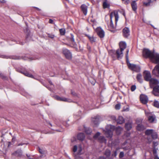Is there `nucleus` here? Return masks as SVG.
Wrapping results in <instances>:
<instances>
[{"mask_svg": "<svg viewBox=\"0 0 159 159\" xmlns=\"http://www.w3.org/2000/svg\"><path fill=\"white\" fill-rule=\"evenodd\" d=\"M120 49H118L116 51V54L118 59L122 58L123 56V51L126 48V44L124 42H121L119 43Z\"/></svg>", "mask_w": 159, "mask_h": 159, "instance_id": "obj_1", "label": "nucleus"}, {"mask_svg": "<svg viewBox=\"0 0 159 159\" xmlns=\"http://www.w3.org/2000/svg\"><path fill=\"white\" fill-rule=\"evenodd\" d=\"M114 16L115 17V24L116 25L119 18V16L117 12H112L110 13V22L109 25H108L109 28L110 29H113L115 28V26L113 25V22L112 21V18Z\"/></svg>", "mask_w": 159, "mask_h": 159, "instance_id": "obj_2", "label": "nucleus"}, {"mask_svg": "<svg viewBox=\"0 0 159 159\" xmlns=\"http://www.w3.org/2000/svg\"><path fill=\"white\" fill-rule=\"evenodd\" d=\"M115 128V126L111 125H108L106 126V130H103V131L104 132V134L107 137L110 138H112L113 134L112 131Z\"/></svg>", "mask_w": 159, "mask_h": 159, "instance_id": "obj_3", "label": "nucleus"}, {"mask_svg": "<svg viewBox=\"0 0 159 159\" xmlns=\"http://www.w3.org/2000/svg\"><path fill=\"white\" fill-rule=\"evenodd\" d=\"M155 53L148 49H144L143 51V55L144 57L149 58L151 61Z\"/></svg>", "mask_w": 159, "mask_h": 159, "instance_id": "obj_4", "label": "nucleus"}, {"mask_svg": "<svg viewBox=\"0 0 159 159\" xmlns=\"http://www.w3.org/2000/svg\"><path fill=\"white\" fill-rule=\"evenodd\" d=\"M127 63L129 68L132 70L137 72L139 71L140 68L139 66L135 64H131L129 62V61H127Z\"/></svg>", "mask_w": 159, "mask_h": 159, "instance_id": "obj_5", "label": "nucleus"}, {"mask_svg": "<svg viewBox=\"0 0 159 159\" xmlns=\"http://www.w3.org/2000/svg\"><path fill=\"white\" fill-rule=\"evenodd\" d=\"M149 84L150 88H152L156 86L159 85V81L155 78H152L149 81Z\"/></svg>", "mask_w": 159, "mask_h": 159, "instance_id": "obj_6", "label": "nucleus"}, {"mask_svg": "<svg viewBox=\"0 0 159 159\" xmlns=\"http://www.w3.org/2000/svg\"><path fill=\"white\" fill-rule=\"evenodd\" d=\"M143 77L145 80L149 81L152 78L151 73L150 71L145 70L143 72Z\"/></svg>", "mask_w": 159, "mask_h": 159, "instance_id": "obj_7", "label": "nucleus"}, {"mask_svg": "<svg viewBox=\"0 0 159 159\" xmlns=\"http://www.w3.org/2000/svg\"><path fill=\"white\" fill-rule=\"evenodd\" d=\"M64 54L66 58L68 59H70L72 58V54L70 51L66 49H64L63 50Z\"/></svg>", "mask_w": 159, "mask_h": 159, "instance_id": "obj_8", "label": "nucleus"}, {"mask_svg": "<svg viewBox=\"0 0 159 159\" xmlns=\"http://www.w3.org/2000/svg\"><path fill=\"white\" fill-rule=\"evenodd\" d=\"M152 73L156 76L159 77V64L156 66L152 70Z\"/></svg>", "mask_w": 159, "mask_h": 159, "instance_id": "obj_9", "label": "nucleus"}, {"mask_svg": "<svg viewBox=\"0 0 159 159\" xmlns=\"http://www.w3.org/2000/svg\"><path fill=\"white\" fill-rule=\"evenodd\" d=\"M96 31L99 36L101 38H103L104 36L105 33L102 29L100 27H98L96 29Z\"/></svg>", "mask_w": 159, "mask_h": 159, "instance_id": "obj_10", "label": "nucleus"}, {"mask_svg": "<svg viewBox=\"0 0 159 159\" xmlns=\"http://www.w3.org/2000/svg\"><path fill=\"white\" fill-rule=\"evenodd\" d=\"M145 113L147 116H148V120L150 122L152 123L155 120V116L152 114L148 113L145 111Z\"/></svg>", "mask_w": 159, "mask_h": 159, "instance_id": "obj_11", "label": "nucleus"}, {"mask_svg": "<svg viewBox=\"0 0 159 159\" xmlns=\"http://www.w3.org/2000/svg\"><path fill=\"white\" fill-rule=\"evenodd\" d=\"M152 93L156 96H159V85L152 88Z\"/></svg>", "mask_w": 159, "mask_h": 159, "instance_id": "obj_12", "label": "nucleus"}, {"mask_svg": "<svg viewBox=\"0 0 159 159\" xmlns=\"http://www.w3.org/2000/svg\"><path fill=\"white\" fill-rule=\"evenodd\" d=\"M151 61L155 64L159 63V54L155 53Z\"/></svg>", "mask_w": 159, "mask_h": 159, "instance_id": "obj_13", "label": "nucleus"}, {"mask_svg": "<svg viewBox=\"0 0 159 159\" xmlns=\"http://www.w3.org/2000/svg\"><path fill=\"white\" fill-rule=\"evenodd\" d=\"M123 34L124 37H128L130 35V31L127 27H125L123 30Z\"/></svg>", "mask_w": 159, "mask_h": 159, "instance_id": "obj_14", "label": "nucleus"}, {"mask_svg": "<svg viewBox=\"0 0 159 159\" xmlns=\"http://www.w3.org/2000/svg\"><path fill=\"white\" fill-rule=\"evenodd\" d=\"M140 100L142 103L146 104L148 102V97L144 95H141L140 96Z\"/></svg>", "mask_w": 159, "mask_h": 159, "instance_id": "obj_15", "label": "nucleus"}, {"mask_svg": "<svg viewBox=\"0 0 159 159\" xmlns=\"http://www.w3.org/2000/svg\"><path fill=\"white\" fill-rule=\"evenodd\" d=\"M92 122L94 124V125L97 126L98 124L99 121V116H96L95 117L93 118L92 120Z\"/></svg>", "mask_w": 159, "mask_h": 159, "instance_id": "obj_16", "label": "nucleus"}, {"mask_svg": "<svg viewBox=\"0 0 159 159\" xmlns=\"http://www.w3.org/2000/svg\"><path fill=\"white\" fill-rule=\"evenodd\" d=\"M81 8L84 15H86L87 12V7L85 4H82L81 6Z\"/></svg>", "mask_w": 159, "mask_h": 159, "instance_id": "obj_17", "label": "nucleus"}, {"mask_svg": "<svg viewBox=\"0 0 159 159\" xmlns=\"http://www.w3.org/2000/svg\"><path fill=\"white\" fill-rule=\"evenodd\" d=\"M85 36L88 38L91 43H93L95 42L96 40V38L93 35L90 36L89 35L85 34Z\"/></svg>", "mask_w": 159, "mask_h": 159, "instance_id": "obj_18", "label": "nucleus"}, {"mask_svg": "<svg viewBox=\"0 0 159 159\" xmlns=\"http://www.w3.org/2000/svg\"><path fill=\"white\" fill-rule=\"evenodd\" d=\"M85 136L83 133H80L78 134L77 138L78 139L80 140L83 141L84 139Z\"/></svg>", "mask_w": 159, "mask_h": 159, "instance_id": "obj_19", "label": "nucleus"}, {"mask_svg": "<svg viewBox=\"0 0 159 159\" xmlns=\"http://www.w3.org/2000/svg\"><path fill=\"white\" fill-rule=\"evenodd\" d=\"M124 122L125 120L123 117L121 116H119L117 120V123L121 124L124 123Z\"/></svg>", "mask_w": 159, "mask_h": 159, "instance_id": "obj_20", "label": "nucleus"}, {"mask_svg": "<svg viewBox=\"0 0 159 159\" xmlns=\"http://www.w3.org/2000/svg\"><path fill=\"white\" fill-rule=\"evenodd\" d=\"M137 129L139 131H141L144 130L145 128L142 124H138L136 127Z\"/></svg>", "mask_w": 159, "mask_h": 159, "instance_id": "obj_21", "label": "nucleus"}, {"mask_svg": "<svg viewBox=\"0 0 159 159\" xmlns=\"http://www.w3.org/2000/svg\"><path fill=\"white\" fill-rule=\"evenodd\" d=\"M126 143L127 142L126 141L123 143L122 144L120 148L123 149L124 150H128L129 149V146L127 145L126 146H124L125 145Z\"/></svg>", "mask_w": 159, "mask_h": 159, "instance_id": "obj_22", "label": "nucleus"}, {"mask_svg": "<svg viewBox=\"0 0 159 159\" xmlns=\"http://www.w3.org/2000/svg\"><path fill=\"white\" fill-rule=\"evenodd\" d=\"M98 140L100 143H106V140L103 136H100L98 138Z\"/></svg>", "mask_w": 159, "mask_h": 159, "instance_id": "obj_23", "label": "nucleus"}, {"mask_svg": "<svg viewBox=\"0 0 159 159\" xmlns=\"http://www.w3.org/2000/svg\"><path fill=\"white\" fill-rule=\"evenodd\" d=\"M103 7L104 8H109L110 7V4L107 2V0H105L103 3Z\"/></svg>", "mask_w": 159, "mask_h": 159, "instance_id": "obj_24", "label": "nucleus"}, {"mask_svg": "<svg viewBox=\"0 0 159 159\" xmlns=\"http://www.w3.org/2000/svg\"><path fill=\"white\" fill-rule=\"evenodd\" d=\"M60 101H62L65 102H71L72 101L71 100L66 98L65 97H61L60 100Z\"/></svg>", "mask_w": 159, "mask_h": 159, "instance_id": "obj_25", "label": "nucleus"}, {"mask_svg": "<svg viewBox=\"0 0 159 159\" xmlns=\"http://www.w3.org/2000/svg\"><path fill=\"white\" fill-rule=\"evenodd\" d=\"M84 131L87 134H90L92 132V129L89 128L84 127Z\"/></svg>", "mask_w": 159, "mask_h": 159, "instance_id": "obj_26", "label": "nucleus"}, {"mask_svg": "<svg viewBox=\"0 0 159 159\" xmlns=\"http://www.w3.org/2000/svg\"><path fill=\"white\" fill-rule=\"evenodd\" d=\"M131 5L133 10L135 11L137 8V4L136 2L135 1H133L131 3Z\"/></svg>", "mask_w": 159, "mask_h": 159, "instance_id": "obj_27", "label": "nucleus"}, {"mask_svg": "<svg viewBox=\"0 0 159 159\" xmlns=\"http://www.w3.org/2000/svg\"><path fill=\"white\" fill-rule=\"evenodd\" d=\"M132 127V125L131 123H127L125 124V128L127 130H130Z\"/></svg>", "mask_w": 159, "mask_h": 159, "instance_id": "obj_28", "label": "nucleus"}, {"mask_svg": "<svg viewBox=\"0 0 159 159\" xmlns=\"http://www.w3.org/2000/svg\"><path fill=\"white\" fill-rule=\"evenodd\" d=\"M13 154L16 156H20L22 154V151L21 150H17Z\"/></svg>", "mask_w": 159, "mask_h": 159, "instance_id": "obj_29", "label": "nucleus"}, {"mask_svg": "<svg viewBox=\"0 0 159 159\" xmlns=\"http://www.w3.org/2000/svg\"><path fill=\"white\" fill-rule=\"evenodd\" d=\"M142 75L140 74H139L137 75L136 78L137 80L140 83L143 82V80L142 79Z\"/></svg>", "mask_w": 159, "mask_h": 159, "instance_id": "obj_30", "label": "nucleus"}, {"mask_svg": "<svg viewBox=\"0 0 159 159\" xmlns=\"http://www.w3.org/2000/svg\"><path fill=\"white\" fill-rule=\"evenodd\" d=\"M110 153L111 152L110 150L108 149H107L104 153V155L106 156V158L107 159H109V157L110 155Z\"/></svg>", "mask_w": 159, "mask_h": 159, "instance_id": "obj_31", "label": "nucleus"}, {"mask_svg": "<svg viewBox=\"0 0 159 159\" xmlns=\"http://www.w3.org/2000/svg\"><path fill=\"white\" fill-rule=\"evenodd\" d=\"M100 133L99 132H97L94 136L93 138L95 139H98V138L100 136Z\"/></svg>", "mask_w": 159, "mask_h": 159, "instance_id": "obj_32", "label": "nucleus"}, {"mask_svg": "<svg viewBox=\"0 0 159 159\" xmlns=\"http://www.w3.org/2000/svg\"><path fill=\"white\" fill-rule=\"evenodd\" d=\"M153 130L152 129H147L145 132L146 135H150L152 133Z\"/></svg>", "mask_w": 159, "mask_h": 159, "instance_id": "obj_33", "label": "nucleus"}, {"mask_svg": "<svg viewBox=\"0 0 159 159\" xmlns=\"http://www.w3.org/2000/svg\"><path fill=\"white\" fill-rule=\"evenodd\" d=\"M22 73L25 75L26 76H27L29 77H30L31 78H33V75H32L31 74H29L28 72H22Z\"/></svg>", "mask_w": 159, "mask_h": 159, "instance_id": "obj_34", "label": "nucleus"}, {"mask_svg": "<svg viewBox=\"0 0 159 159\" xmlns=\"http://www.w3.org/2000/svg\"><path fill=\"white\" fill-rule=\"evenodd\" d=\"M59 31L60 34L62 35H64L65 33V30L64 28L60 29L59 30Z\"/></svg>", "mask_w": 159, "mask_h": 159, "instance_id": "obj_35", "label": "nucleus"}, {"mask_svg": "<svg viewBox=\"0 0 159 159\" xmlns=\"http://www.w3.org/2000/svg\"><path fill=\"white\" fill-rule=\"evenodd\" d=\"M153 105L154 107L157 108H159V102L157 101H155L153 103Z\"/></svg>", "mask_w": 159, "mask_h": 159, "instance_id": "obj_36", "label": "nucleus"}, {"mask_svg": "<svg viewBox=\"0 0 159 159\" xmlns=\"http://www.w3.org/2000/svg\"><path fill=\"white\" fill-rule=\"evenodd\" d=\"M122 128L120 127H118L116 129V132L118 134H120V131L122 130Z\"/></svg>", "mask_w": 159, "mask_h": 159, "instance_id": "obj_37", "label": "nucleus"}, {"mask_svg": "<svg viewBox=\"0 0 159 159\" xmlns=\"http://www.w3.org/2000/svg\"><path fill=\"white\" fill-rule=\"evenodd\" d=\"M71 38L70 39L71 41L73 42V44L74 45L75 44V39L74 38V36L72 34H70Z\"/></svg>", "mask_w": 159, "mask_h": 159, "instance_id": "obj_38", "label": "nucleus"}, {"mask_svg": "<svg viewBox=\"0 0 159 159\" xmlns=\"http://www.w3.org/2000/svg\"><path fill=\"white\" fill-rule=\"evenodd\" d=\"M152 138L153 139H156L157 138V136L156 133H152Z\"/></svg>", "mask_w": 159, "mask_h": 159, "instance_id": "obj_39", "label": "nucleus"}, {"mask_svg": "<svg viewBox=\"0 0 159 159\" xmlns=\"http://www.w3.org/2000/svg\"><path fill=\"white\" fill-rule=\"evenodd\" d=\"M129 52V49H127L126 52V53L125 55V57L126 58V60L127 61H129V59H128V53Z\"/></svg>", "mask_w": 159, "mask_h": 159, "instance_id": "obj_40", "label": "nucleus"}, {"mask_svg": "<svg viewBox=\"0 0 159 159\" xmlns=\"http://www.w3.org/2000/svg\"><path fill=\"white\" fill-rule=\"evenodd\" d=\"M82 149L81 147V146L80 145H79V146L78 148V154L79 155L80 154L81 152L82 151Z\"/></svg>", "mask_w": 159, "mask_h": 159, "instance_id": "obj_41", "label": "nucleus"}, {"mask_svg": "<svg viewBox=\"0 0 159 159\" xmlns=\"http://www.w3.org/2000/svg\"><path fill=\"white\" fill-rule=\"evenodd\" d=\"M143 120L142 119H137L136 120V121L137 124H139L141 123L142 121Z\"/></svg>", "mask_w": 159, "mask_h": 159, "instance_id": "obj_42", "label": "nucleus"}, {"mask_svg": "<svg viewBox=\"0 0 159 159\" xmlns=\"http://www.w3.org/2000/svg\"><path fill=\"white\" fill-rule=\"evenodd\" d=\"M77 141L76 138L75 137L72 138L71 139V142L72 143H75Z\"/></svg>", "mask_w": 159, "mask_h": 159, "instance_id": "obj_43", "label": "nucleus"}, {"mask_svg": "<svg viewBox=\"0 0 159 159\" xmlns=\"http://www.w3.org/2000/svg\"><path fill=\"white\" fill-rule=\"evenodd\" d=\"M78 149L76 145H75L73 148V151L74 152H75Z\"/></svg>", "mask_w": 159, "mask_h": 159, "instance_id": "obj_44", "label": "nucleus"}, {"mask_svg": "<svg viewBox=\"0 0 159 159\" xmlns=\"http://www.w3.org/2000/svg\"><path fill=\"white\" fill-rule=\"evenodd\" d=\"M136 89V86L135 85H132L131 88V90L132 91H134Z\"/></svg>", "mask_w": 159, "mask_h": 159, "instance_id": "obj_45", "label": "nucleus"}, {"mask_svg": "<svg viewBox=\"0 0 159 159\" xmlns=\"http://www.w3.org/2000/svg\"><path fill=\"white\" fill-rule=\"evenodd\" d=\"M120 105L119 104H117L116 105L115 108L116 110H119L120 108Z\"/></svg>", "mask_w": 159, "mask_h": 159, "instance_id": "obj_46", "label": "nucleus"}, {"mask_svg": "<svg viewBox=\"0 0 159 159\" xmlns=\"http://www.w3.org/2000/svg\"><path fill=\"white\" fill-rule=\"evenodd\" d=\"M39 151L40 153L41 154H44L45 153V151L42 150V149L40 148H39Z\"/></svg>", "mask_w": 159, "mask_h": 159, "instance_id": "obj_47", "label": "nucleus"}, {"mask_svg": "<svg viewBox=\"0 0 159 159\" xmlns=\"http://www.w3.org/2000/svg\"><path fill=\"white\" fill-rule=\"evenodd\" d=\"M124 156V153L123 152H120V154H119V157L120 158H122Z\"/></svg>", "mask_w": 159, "mask_h": 159, "instance_id": "obj_48", "label": "nucleus"}, {"mask_svg": "<svg viewBox=\"0 0 159 159\" xmlns=\"http://www.w3.org/2000/svg\"><path fill=\"white\" fill-rule=\"evenodd\" d=\"M28 144V143H20L18 144H17V146H22L24 144L27 145Z\"/></svg>", "mask_w": 159, "mask_h": 159, "instance_id": "obj_49", "label": "nucleus"}, {"mask_svg": "<svg viewBox=\"0 0 159 159\" xmlns=\"http://www.w3.org/2000/svg\"><path fill=\"white\" fill-rule=\"evenodd\" d=\"M48 36L49 37L51 38H52V39L54 38L55 37L54 35L53 34H48Z\"/></svg>", "mask_w": 159, "mask_h": 159, "instance_id": "obj_50", "label": "nucleus"}, {"mask_svg": "<svg viewBox=\"0 0 159 159\" xmlns=\"http://www.w3.org/2000/svg\"><path fill=\"white\" fill-rule=\"evenodd\" d=\"M13 59H14L19 60L20 59V57L19 56H14L13 58Z\"/></svg>", "mask_w": 159, "mask_h": 159, "instance_id": "obj_51", "label": "nucleus"}, {"mask_svg": "<svg viewBox=\"0 0 159 159\" xmlns=\"http://www.w3.org/2000/svg\"><path fill=\"white\" fill-rule=\"evenodd\" d=\"M54 98H55L58 101H60V97H59L58 96H57V95H56L54 97Z\"/></svg>", "mask_w": 159, "mask_h": 159, "instance_id": "obj_52", "label": "nucleus"}, {"mask_svg": "<svg viewBox=\"0 0 159 159\" xmlns=\"http://www.w3.org/2000/svg\"><path fill=\"white\" fill-rule=\"evenodd\" d=\"M98 159H107L106 157H104L103 156L100 157H99Z\"/></svg>", "mask_w": 159, "mask_h": 159, "instance_id": "obj_53", "label": "nucleus"}, {"mask_svg": "<svg viewBox=\"0 0 159 159\" xmlns=\"http://www.w3.org/2000/svg\"><path fill=\"white\" fill-rule=\"evenodd\" d=\"M49 22L50 23L52 24L53 23V20L52 19H50L49 20Z\"/></svg>", "mask_w": 159, "mask_h": 159, "instance_id": "obj_54", "label": "nucleus"}, {"mask_svg": "<svg viewBox=\"0 0 159 159\" xmlns=\"http://www.w3.org/2000/svg\"><path fill=\"white\" fill-rule=\"evenodd\" d=\"M26 156L29 159H33V158H31L30 157V155L28 154H27Z\"/></svg>", "mask_w": 159, "mask_h": 159, "instance_id": "obj_55", "label": "nucleus"}, {"mask_svg": "<svg viewBox=\"0 0 159 159\" xmlns=\"http://www.w3.org/2000/svg\"><path fill=\"white\" fill-rule=\"evenodd\" d=\"M1 57L3 58H8L7 56H1Z\"/></svg>", "mask_w": 159, "mask_h": 159, "instance_id": "obj_56", "label": "nucleus"}, {"mask_svg": "<svg viewBox=\"0 0 159 159\" xmlns=\"http://www.w3.org/2000/svg\"><path fill=\"white\" fill-rule=\"evenodd\" d=\"M129 0H126L125 3L126 4H127L129 3Z\"/></svg>", "mask_w": 159, "mask_h": 159, "instance_id": "obj_57", "label": "nucleus"}, {"mask_svg": "<svg viewBox=\"0 0 159 159\" xmlns=\"http://www.w3.org/2000/svg\"><path fill=\"white\" fill-rule=\"evenodd\" d=\"M153 144L155 146H157L158 144V143L157 142H153Z\"/></svg>", "mask_w": 159, "mask_h": 159, "instance_id": "obj_58", "label": "nucleus"}, {"mask_svg": "<svg viewBox=\"0 0 159 159\" xmlns=\"http://www.w3.org/2000/svg\"><path fill=\"white\" fill-rule=\"evenodd\" d=\"M0 76L2 77V78H5L6 77L3 75L2 73L0 74Z\"/></svg>", "mask_w": 159, "mask_h": 159, "instance_id": "obj_59", "label": "nucleus"}, {"mask_svg": "<svg viewBox=\"0 0 159 159\" xmlns=\"http://www.w3.org/2000/svg\"><path fill=\"white\" fill-rule=\"evenodd\" d=\"M49 83L50 84H51V85H52V82L51 81H49Z\"/></svg>", "mask_w": 159, "mask_h": 159, "instance_id": "obj_60", "label": "nucleus"}, {"mask_svg": "<svg viewBox=\"0 0 159 159\" xmlns=\"http://www.w3.org/2000/svg\"><path fill=\"white\" fill-rule=\"evenodd\" d=\"M155 159H159V158L158 157H155Z\"/></svg>", "mask_w": 159, "mask_h": 159, "instance_id": "obj_61", "label": "nucleus"}, {"mask_svg": "<svg viewBox=\"0 0 159 159\" xmlns=\"http://www.w3.org/2000/svg\"><path fill=\"white\" fill-rule=\"evenodd\" d=\"M1 2L2 3H4L5 2V1L4 0H2V1Z\"/></svg>", "mask_w": 159, "mask_h": 159, "instance_id": "obj_62", "label": "nucleus"}, {"mask_svg": "<svg viewBox=\"0 0 159 159\" xmlns=\"http://www.w3.org/2000/svg\"><path fill=\"white\" fill-rule=\"evenodd\" d=\"M92 84L93 85H94V84H95V82H93V83H92Z\"/></svg>", "mask_w": 159, "mask_h": 159, "instance_id": "obj_63", "label": "nucleus"}, {"mask_svg": "<svg viewBox=\"0 0 159 159\" xmlns=\"http://www.w3.org/2000/svg\"><path fill=\"white\" fill-rule=\"evenodd\" d=\"M152 0H150L149 2L150 3L151 2H152Z\"/></svg>", "mask_w": 159, "mask_h": 159, "instance_id": "obj_64", "label": "nucleus"}]
</instances>
